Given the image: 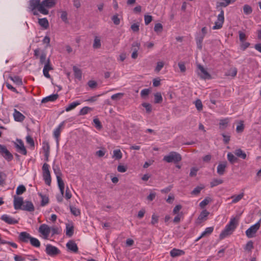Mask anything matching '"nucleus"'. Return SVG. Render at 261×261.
Returning a JSON list of instances; mask_svg holds the SVG:
<instances>
[{"mask_svg":"<svg viewBox=\"0 0 261 261\" xmlns=\"http://www.w3.org/2000/svg\"><path fill=\"white\" fill-rule=\"evenodd\" d=\"M93 47L94 48H99L101 47L100 40L97 36H96L94 38Z\"/></svg>","mask_w":261,"mask_h":261,"instance_id":"obj_41","label":"nucleus"},{"mask_svg":"<svg viewBox=\"0 0 261 261\" xmlns=\"http://www.w3.org/2000/svg\"><path fill=\"white\" fill-rule=\"evenodd\" d=\"M13 117L16 121L22 122L25 119V116L16 109H14Z\"/></svg>","mask_w":261,"mask_h":261,"instance_id":"obj_19","label":"nucleus"},{"mask_svg":"<svg viewBox=\"0 0 261 261\" xmlns=\"http://www.w3.org/2000/svg\"><path fill=\"white\" fill-rule=\"evenodd\" d=\"M1 219L9 224H15L18 223V221L17 220L7 215H2Z\"/></svg>","mask_w":261,"mask_h":261,"instance_id":"obj_16","label":"nucleus"},{"mask_svg":"<svg viewBox=\"0 0 261 261\" xmlns=\"http://www.w3.org/2000/svg\"><path fill=\"white\" fill-rule=\"evenodd\" d=\"M214 230L213 227H207L205 230L202 233V236L205 237L206 235H208L212 233Z\"/></svg>","mask_w":261,"mask_h":261,"instance_id":"obj_52","label":"nucleus"},{"mask_svg":"<svg viewBox=\"0 0 261 261\" xmlns=\"http://www.w3.org/2000/svg\"><path fill=\"white\" fill-rule=\"evenodd\" d=\"M39 232L44 236L45 239H47L50 232V228L47 225L43 224L40 226Z\"/></svg>","mask_w":261,"mask_h":261,"instance_id":"obj_9","label":"nucleus"},{"mask_svg":"<svg viewBox=\"0 0 261 261\" xmlns=\"http://www.w3.org/2000/svg\"><path fill=\"white\" fill-rule=\"evenodd\" d=\"M198 68L200 70L198 74L201 78L203 79H210L211 78L210 74L204 69V68L201 65H198Z\"/></svg>","mask_w":261,"mask_h":261,"instance_id":"obj_11","label":"nucleus"},{"mask_svg":"<svg viewBox=\"0 0 261 261\" xmlns=\"http://www.w3.org/2000/svg\"><path fill=\"white\" fill-rule=\"evenodd\" d=\"M227 159L231 164H233L238 161L237 158L230 152L227 154Z\"/></svg>","mask_w":261,"mask_h":261,"instance_id":"obj_40","label":"nucleus"},{"mask_svg":"<svg viewBox=\"0 0 261 261\" xmlns=\"http://www.w3.org/2000/svg\"><path fill=\"white\" fill-rule=\"evenodd\" d=\"M21 210L28 212H33L35 210L33 203L30 201H25L23 202L22 207Z\"/></svg>","mask_w":261,"mask_h":261,"instance_id":"obj_15","label":"nucleus"},{"mask_svg":"<svg viewBox=\"0 0 261 261\" xmlns=\"http://www.w3.org/2000/svg\"><path fill=\"white\" fill-rule=\"evenodd\" d=\"M92 110V109L88 107H85L83 108L79 112V115H84L87 114L90 111Z\"/></svg>","mask_w":261,"mask_h":261,"instance_id":"obj_44","label":"nucleus"},{"mask_svg":"<svg viewBox=\"0 0 261 261\" xmlns=\"http://www.w3.org/2000/svg\"><path fill=\"white\" fill-rule=\"evenodd\" d=\"M58 185L59 189H62L63 188H65V185L63 180H62L61 177L58 176L57 178Z\"/></svg>","mask_w":261,"mask_h":261,"instance_id":"obj_58","label":"nucleus"},{"mask_svg":"<svg viewBox=\"0 0 261 261\" xmlns=\"http://www.w3.org/2000/svg\"><path fill=\"white\" fill-rule=\"evenodd\" d=\"M80 105L79 101H74L69 104L67 107H66L65 110L67 112L70 111L74 109L76 106Z\"/></svg>","mask_w":261,"mask_h":261,"instance_id":"obj_31","label":"nucleus"},{"mask_svg":"<svg viewBox=\"0 0 261 261\" xmlns=\"http://www.w3.org/2000/svg\"><path fill=\"white\" fill-rule=\"evenodd\" d=\"M124 95L123 93H118L111 96V99L114 100H117L121 99Z\"/></svg>","mask_w":261,"mask_h":261,"instance_id":"obj_51","label":"nucleus"},{"mask_svg":"<svg viewBox=\"0 0 261 261\" xmlns=\"http://www.w3.org/2000/svg\"><path fill=\"white\" fill-rule=\"evenodd\" d=\"M224 2H221L219 3L218 6L226 7L231 3H233L237 0H224Z\"/></svg>","mask_w":261,"mask_h":261,"instance_id":"obj_43","label":"nucleus"},{"mask_svg":"<svg viewBox=\"0 0 261 261\" xmlns=\"http://www.w3.org/2000/svg\"><path fill=\"white\" fill-rule=\"evenodd\" d=\"M211 201V199L209 198H206L204 200H203L199 204V206L201 208H203L206 205H207Z\"/></svg>","mask_w":261,"mask_h":261,"instance_id":"obj_55","label":"nucleus"},{"mask_svg":"<svg viewBox=\"0 0 261 261\" xmlns=\"http://www.w3.org/2000/svg\"><path fill=\"white\" fill-rule=\"evenodd\" d=\"M73 71L74 72V75L75 78L79 79V80H81L82 79V71L81 70L76 67V66L73 67Z\"/></svg>","mask_w":261,"mask_h":261,"instance_id":"obj_25","label":"nucleus"},{"mask_svg":"<svg viewBox=\"0 0 261 261\" xmlns=\"http://www.w3.org/2000/svg\"><path fill=\"white\" fill-rule=\"evenodd\" d=\"M43 178L45 184L48 186H50L51 181L50 173H49L47 174H43Z\"/></svg>","mask_w":261,"mask_h":261,"instance_id":"obj_34","label":"nucleus"},{"mask_svg":"<svg viewBox=\"0 0 261 261\" xmlns=\"http://www.w3.org/2000/svg\"><path fill=\"white\" fill-rule=\"evenodd\" d=\"M88 85L90 88L94 89L97 87V83L94 81L90 80L88 82Z\"/></svg>","mask_w":261,"mask_h":261,"instance_id":"obj_64","label":"nucleus"},{"mask_svg":"<svg viewBox=\"0 0 261 261\" xmlns=\"http://www.w3.org/2000/svg\"><path fill=\"white\" fill-rule=\"evenodd\" d=\"M58 0H43L40 7L39 12L43 15H47L49 11L47 9L54 7L57 3Z\"/></svg>","mask_w":261,"mask_h":261,"instance_id":"obj_2","label":"nucleus"},{"mask_svg":"<svg viewBox=\"0 0 261 261\" xmlns=\"http://www.w3.org/2000/svg\"><path fill=\"white\" fill-rule=\"evenodd\" d=\"M182 159L181 155L177 152L171 151L164 156L163 160L167 163H177Z\"/></svg>","mask_w":261,"mask_h":261,"instance_id":"obj_3","label":"nucleus"},{"mask_svg":"<svg viewBox=\"0 0 261 261\" xmlns=\"http://www.w3.org/2000/svg\"><path fill=\"white\" fill-rule=\"evenodd\" d=\"M238 224V220L236 218H232L230 219L229 223L225 226L224 229L221 232L219 238L220 239H223L229 235H230L234 230Z\"/></svg>","mask_w":261,"mask_h":261,"instance_id":"obj_1","label":"nucleus"},{"mask_svg":"<svg viewBox=\"0 0 261 261\" xmlns=\"http://www.w3.org/2000/svg\"><path fill=\"white\" fill-rule=\"evenodd\" d=\"M234 154L238 157L242 159H245L246 158V154L241 149H236L234 151Z\"/></svg>","mask_w":261,"mask_h":261,"instance_id":"obj_28","label":"nucleus"},{"mask_svg":"<svg viewBox=\"0 0 261 261\" xmlns=\"http://www.w3.org/2000/svg\"><path fill=\"white\" fill-rule=\"evenodd\" d=\"M26 191V188L23 185L19 186L16 189V194L21 195Z\"/></svg>","mask_w":261,"mask_h":261,"instance_id":"obj_45","label":"nucleus"},{"mask_svg":"<svg viewBox=\"0 0 261 261\" xmlns=\"http://www.w3.org/2000/svg\"><path fill=\"white\" fill-rule=\"evenodd\" d=\"M261 219H260L255 224L252 225L246 231V234L248 238H253L257 231L259 229L260 226Z\"/></svg>","mask_w":261,"mask_h":261,"instance_id":"obj_5","label":"nucleus"},{"mask_svg":"<svg viewBox=\"0 0 261 261\" xmlns=\"http://www.w3.org/2000/svg\"><path fill=\"white\" fill-rule=\"evenodd\" d=\"M38 195L41 198V205L43 206L46 205L49 202L48 196L44 195L41 193H38Z\"/></svg>","mask_w":261,"mask_h":261,"instance_id":"obj_29","label":"nucleus"},{"mask_svg":"<svg viewBox=\"0 0 261 261\" xmlns=\"http://www.w3.org/2000/svg\"><path fill=\"white\" fill-rule=\"evenodd\" d=\"M142 106L145 108L146 113L149 114L151 112L152 107L150 104L146 102H143L142 103Z\"/></svg>","mask_w":261,"mask_h":261,"instance_id":"obj_50","label":"nucleus"},{"mask_svg":"<svg viewBox=\"0 0 261 261\" xmlns=\"http://www.w3.org/2000/svg\"><path fill=\"white\" fill-rule=\"evenodd\" d=\"M53 168L54 173L56 176V177L58 178V176L61 177L62 173L61 172V170H60L59 167L58 166L54 165Z\"/></svg>","mask_w":261,"mask_h":261,"instance_id":"obj_47","label":"nucleus"},{"mask_svg":"<svg viewBox=\"0 0 261 261\" xmlns=\"http://www.w3.org/2000/svg\"><path fill=\"white\" fill-rule=\"evenodd\" d=\"M163 101V98L161 93L157 92L154 94V103H160Z\"/></svg>","mask_w":261,"mask_h":261,"instance_id":"obj_37","label":"nucleus"},{"mask_svg":"<svg viewBox=\"0 0 261 261\" xmlns=\"http://www.w3.org/2000/svg\"><path fill=\"white\" fill-rule=\"evenodd\" d=\"M67 248L71 251L76 253L78 251V247L76 244L73 241H69L66 244Z\"/></svg>","mask_w":261,"mask_h":261,"instance_id":"obj_20","label":"nucleus"},{"mask_svg":"<svg viewBox=\"0 0 261 261\" xmlns=\"http://www.w3.org/2000/svg\"><path fill=\"white\" fill-rule=\"evenodd\" d=\"M30 242L33 246L35 247H39L40 246V243L39 241L36 238L32 237Z\"/></svg>","mask_w":261,"mask_h":261,"instance_id":"obj_35","label":"nucleus"},{"mask_svg":"<svg viewBox=\"0 0 261 261\" xmlns=\"http://www.w3.org/2000/svg\"><path fill=\"white\" fill-rule=\"evenodd\" d=\"M23 202L22 197L14 196V207L15 210L21 209Z\"/></svg>","mask_w":261,"mask_h":261,"instance_id":"obj_10","label":"nucleus"},{"mask_svg":"<svg viewBox=\"0 0 261 261\" xmlns=\"http://www.w3.org/2000/svg\"><path fill=\"white\" fill-rule=\"evenodd\" d=\"M45 252L50 256H55L60 253V250L54 246L47 244L46 246Z\"/></svg>","mask_w":261,"mask_h":261,"instance_id":"obj_7","label":"nucleus"},{"mask_svg":"<svg viewBox=\"0 0 261 261\" xmlns=\"http://www.w3.org/2000/svg\"><path fill=\"white\" fill-rule=\"evenodd\" d=\"M154 30L156 33L162 32L163 31L162 24L160 23H158L155 24L154 27Z\"/></svg>","mask_w":261,"mask_h":261,"instance_id":"obj_56","label":"nucleus"},{"mask_svg":"<svg viewBox=\"0 0 261 261\" xmlns=\"http://www.w3.org/2000/svg\"><path fill=\"white\" fill-rule=\"evenodd\" d=\"M122 154L120 149H116L113 151V158L116 160H120L122 158Z\"/></svg>","mask_w":261,"mask_h":261,"instance_id":"obj_33","label":"nucleus"},{"mask_svg":"<svg viewBox=\"0 0 261 261\" xmlns=\"http://www.w3.org/2000/svg\"><path fill=\"white\" fill-rule=\"evenodd\" d=\"M203 189V187L197 186L195 188H194V190L191 192V194L194 195H198L200 193L201 190H202Z\"/></svg>","mask_w":261,"mask_h":261,"instance_id":"obj_54","label":"nucleus"},{"mask_svg":"<svg viewBox=\"0 0 261 261\" xmlns=\"http://www.w3.org/2000/svg\"><path fill=\"white\" fill-rule=\"evenodd\" d=\"M9 78L16 84L18 85H22V79L18 76H10Z\"/></svg>","mask_w":261,"mask_h":261,"instance_id":"obj_32","label":"nucleus"},{"mask_svg":"<svg viewBox=\"0 0 261 261\" xmlns=\"http://www.w3.org/2000/svg\"><path fill=\"white\" fill-rule=\"evenodd\" d=\"M93 122L95 124V127L98 129H101L102 128V125L101 122L98 118H94L93 119Z\"/></svg>","mask_w":261,"mask_h":261,"instance_id":"obj_62","label":"nucleus"},{"mask_svg":"<svg viewBox=\"0 0 261 261\" xmlns=\"http://www.w3.org/2000/svg\"><path fill=\"white\" fill-rule=\"evenodd\" d=\"M243 12L246 15H249L252 12V8L248 5H245L243 6Z\"/></svg>","mask_w":261,"mask_h":261,"instance_id":"obj_38","label":"nucleus"},{"mask_svg":"<svg viewBox=\"0 0 261 261\" xmlns=\"http://www.w3.org/2000/svg\"><path fill=\"white\" fill-rule=\"evenodd\" d=\"M152 20V17L151 15H145L144 16V21L146 25L149 24Z\"/></svg>","mask_w":261,"mask_h":261,"instance_id":"obj_63","label":"nucleus"},{"mask_svg":"<svg viewBox=\"0 0 261 261\" xmlns=\"http://www.w3.org/2000/svg\"><path fill=\"white\" fill-rule=\"evenodd\" d=\"M73 232H74V229H73V227L72 226H66V236L70 237L73 235Z\"/></svg>","mask_w":261,"mask_h":261,"instance_id":"obj_46","label":"nucleus"},{"mask_svg":"<svg viewBox=\"0 0 261 261\" xmlns=\"http://www.w3.org/2000/svg\"><path fill=\"white\" fill-rule=\"evenodd\" d=\"M140 43L138 42H134L132 45V50L134 52H137L140 48Z\"/></svg>","mask_w":261,"mask_h":261,"instance_id":"obj_49","label":"nucleus"},{"mask_svg":"<svg viewBox=\"0 0 261 261\" xmlns=\"http://www.w3.org/2000/svg\"><path fill=\"white\" fill-rule=\"evenodd\" d=\"M170 254L172 257H175L184 255L185 254V252L182 250L174 248L171 250Z\"/></svg>","mask_w":261,"mask_h":261,"instance_id":"obj_24","label":"nucleus"},{"mask_svg":"<svg viewBox=\"0 0 261 261\" xmlns=\"http://www.w3.org/2000/svg\"><path fill=\"white\" fill-rule=\"evenodd\" d=\"M38 23L45 29H47L49 26L48 20L46 18H39L38 19Z\"/></svg>","mask_w":261,"mask_h":261,"instance_id":"obj_26","label":"nucleus"},{"mask_svg":"<svg viewBox=\"0 0 261 261\" xmlns=\"http://www.w3.org/2000/svg\"><path fill=\"white\" fill-rule=\"evenodd\" d=\"M224 11L221 10L220 13L218 15L217 20L213 27V30L220 29L222 27L224 21Z\"/></svg>","mask_w":261,"mask_h":261,"instance_id":"obj_6","label":"nucleus"},{"mask_svg":"<svg viewBox=\"0 0 261 261\" xmlns=\"http://www.w3.org/2000/svg\"><path fill=\"white\" fill-rule=\"evenodd\" d=\"M42 149L44 153H49L50 147L48 142L45 141L43 142Z\"/></svg>","mask_w":261,"mask_h":261,"instance_id":"obj_53","label":"nucleus"},{"mask_svg":"<svg viewBox=\"0 0 261 261\" xmlns=\"http://www.w3.org/2000/svg\"><path fill=\"white\" fill-rule=\"evenodd\" d=\"M41 5V2L39 0H30L29 1V9L33 12V15H38V13L36 11L37 9L39 12V8Z\"/></svg>","mask_w":261,"mask_h":261,"instance_id":"obj_4","label":"nucleus"},{"mask_svg":"<svg viewBox=\"0 0 261 261\" xmlns=\"http://www.w3.org/2000/svg\"><path fill=\"white\" fill-rule=\"evenodd\" d=\"M208 215L209 212L208 211L206 210H203L199 215L196 223L200 224L202 221L206 219Z\"/></svg>","mask_w":261,"mask_h":261,"instance_id":"obj_21","label":"nucleus"},{"mask_svg":"<svg viewBox=\"0 0 261 261\" xmlns=\"http://www.w3.org/2000/svg\"><path fill=\"white\" fill-rule=\"evenodd\" d=\"M244 121L241 120L239 122V124L237 125L236 128V131L238 133H241L244 131Z\"/></svg>","mask_w":261,"mask_h":261,"instance_id":"obj_36","label":"nucleus"},{"mask_svg":"<svg viewBox=\"0 0 261 261\" xmlns=\"http://www.w3.org/2000/svg\"><path fill=\"white\" fill-rule=\"evenodd\" d=\"M31 235L25 231L21 232L18 236L19 241L23 243H28L30 241L31 238Z\"/></svg>","mask_w":261,"mask_h":261,"instance_id":"obj_12","label":"nucleus"},{"mask_svg":"<svg viewBox=\"0 0 261 261\" xmlns=\"http://www.w3.org/2000/svg\"><path fill=\"white\" fill-rule=\"evenodd\" d=\"M17 144H16V147L19 149V152L23 155H26L27 151L24 147L23 142L21 140H17Z\"/></svg>","mask_w":261,"mask_h":261,"instance_id":"obj_18","label":"nucleus"},{"mask_svg":"<svg viewBox=\"0 0 261 261\" xmlns=\"http://www.w3.org/2000/svg\"><path fill=\"white\" fill-rule=\"evenodd\" d=\"M253 248V243L252 241H249L246 245L245 249L246 250H248L249 251H251V250Z\"/></svg>","mask_w":261,"mask_h":261,"instance_id":"obj_60","label":"nucleus"},{"mask_svg":"<svg viewBox=\"0 0 261 261\" xmlns=\"http://www.w3.org/2000/svg\"><path fill=\"white\" fill-rule=\"evenodd\" d=\"M49 166L47 163H44L42 166L43 174H47L50 173L49 170Z\"/></svg>","mask_w":261,"mask_h":261,"instance_id":"obj_61","label":"nucleus"},{"mask_svg":"<svg viewBox=\"0 0 261 261\" xmlns=\"http://www.w3.org/2000/svg\"><path fill=\"white\" fill-rule=\"evenodd\" d=\"M53 68L51 66L50 64V60L49 59H48L46 63L44 65L43 69V73L44 75L47 77V78H50V76L48 73L49 71L50 70H52Z\"/></svg>","mask_w":261,"mask_h":261,"instance_id":"obj_14","label":"nucleus"},{"mask_svg":"<svg viewBox=\"0 0 261 261\" xmlns=\"http://www.w3.org/2000/svg\"><path fill=\"white\" fill-rule=\"evenodd\" d=\"M244 193H241L238 195H232L231 196L230 198L232 199V203H236L241 200L243 197H244Z\"/></svg>","mask_w":261,"mask_h":261,"instance_id":"obj_27","label":"nucleus"},{"mask_svg":"<svg viewBox=\"0 0 261 261\" xmlns=\"http://www.w3.org/2000/svg\"><path fill=\"white\" fill-rule=\"evenodd\" d=\"M223 183V180L221 179H214L211 182V187L212 188L214 187L215 186H217L220 184H221Z\"/></svg>","mask_w":261,"mask_h":261,"instance_id":"obj_42","label":"nucleus"},{"mask_svg":"<svg viewBox=\"0 0 261 261\" xmlns=\"http://www.w3.org/2000/svg\"><path fill=\"white\" fill-rule=\"evenodd\" d=\"M59 97V95L58 94H51L49 96H48L46 97L43 98L42 99V103H46L48 101H54L57 99Z\"/></svg>","mask_w":261,"mask_h":261,"instance_id":"obj_22","label":"nucleus"},{"mask_svg":"<svg viewBox=\"0 0 261 261\" xmlns=\"http://www.w3.org/2000/svg\"><path fill=\"white\" fill-rule=\"evenodd\" d=\"M227 167V162H223L219 164L217 169V173L220 175H222L225 172Z\"/></svg>","mask_w":261,"mask_h":261,"instance_id":"obj_17","label":"nucleus"},{"mask_svg":"<svg viewBox=\"0 0 261 261\" xmlns=\"http://www.w3.org/2000/svg\"><path fill=\"white\" fill-rule=\"evenodd\" d=\"M70 210L71 213L73 215L77 216L80 215V211L79 210V209L76 208L75 207L70 206Z\"/></svg>","mask_w":261,"mask_h":261,"instance_id":"obj_48","label":"nucleus"},{"mask_svg":"<svg viewBox=\"0 0 261 261\" xmlns=\"http://www.w3.org/2000/svg\"><path fill=\"white\" fill-rule=\"evenodd\" d=\"M65 124V121L62 122L58 126V127L54 131V136L56 139L57 143L59 142V139L60 136L61 132L64 127Z\"/></svg>","mask_w":261,"mask_h":261,"instance_id":"obj_13","label":"nucleus"},{"mask_svg":"<svg viewBox=\"0 0 261 261\" xmlns=\"http://www.w3.org/2000/svg\"><path fill=\"white\" fill-rule=\"evenodd\" d=\"M195 107L197 110L201 111L202 109V103L200 99H197L195 102Z\"/></svg>","mask_w":261,"mask_h":261,"instance_id":"obj_59","label":"nucleus"},{"mask_svg":"<svg viewBox=\"0 0 261 261\" xmlns=\"http://www.w3.org/2000/svg\"><path fill=\"white\" fill-rule=\"evenodd\" d=\"M27 143L30 145L31 147H34L35 144L33 139L30 136H27L26 137Z\"/></svg>","mask_w":261,"mask_h":261,"instance_id":"obj_57","label":"nucleus"},{"mask_svg":"<svg viewBox=\"0 0 261 261\" xmlns=\"http://www.w3.org/2000/svg\"><path fill=\"white\" fill-rule=\"evenodd\" d=\"M228 123V121L227 119L221 120L219 123V128L221 129H225L227 126Z\"/></svg>","mask_w":261,"mask_h":261,"instance_id":"obj_39","label":"nucleus"},{"mask_svg":"<svg viewBox=\"0 0 261 261\" xmlns=\"http://www.w3.org/2000/svg\"><path fill=\"white\" fill-rule=\"evenodd\" d=\"M204 36L203 35H201L200 34H197L196 37V41L197 47L199 49H201L202 48V42Z\"/></svg>","mask_w":261,"mask_h":261,"instance_id":"obj_23","label":"nucleus"},{"mask_svg":"<svg viewBox=\"0 0 261 261\" xmlns=\"http://www.w3.org/2000/svg\"><path fill=\"white\" fill-rule=\"evenodd\" d=\"M237 69L236 67H232L228 70V71L225 73V75L235 77L237 74Z\"/></svg>","mask_w":261,"mask_h":261,"instance_id":"obj_30","label":"nucleus"},{"mask_svg":"<svg viewBox=\"0 0 261 261\" xmlns=\"http://www.w3.org/2000/svg\"><path fill=\"white\" fill-rule=\"evenodd\" d=\"M0 153L8 161H10L13 159L12 154L5 145L0 144Z\"/></svg>","mask_w":261,"mask_h":261,"instance_id":"obj_8","label":"nucleus"}]
</instances>
